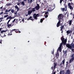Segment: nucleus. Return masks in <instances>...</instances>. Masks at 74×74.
Segmentation results:
<instances>
[{
  "instance_id": "48",
  "label": "nucleus",
  "mask_w": 74,
  "mask_h": 74,
  "mask_svg": "<svg viewBox=\"0 0 74 74\" xmlns=\"http://www.w3.org/2000/svg\"><path fill=\"white\" fill-rule=\"evenodd\" d=\"M42 5L43 6V5H44V3H42Z\"/></svg>"
},
{
  "instance_id": "6",
  "label": "nucleus",
  "mask_w": 74,
  "mask_h": 74,
  "mask_svg": "<svg viewBox=\"0 0 74 74\" xmlns=\"http://www.w3.org/2000/svg\"><path fill=\"white\" fill-rule=\"evenodd\" d=\"M61 40L62 41V42L64 44H66V42H67V39H65L64 40V38H61Z\"/></svg>"
},
{
  "instance_id": "11",
  "label": "nucleus",
  "mask_w": 74,
  "mask_h": 74,
  "mask_svg": "<svg viewBox=\"0 0 74 74\" xmlns=\"http://www.w3.org/2000/svg\"><path fill=\"white\" fill-rule=\"evenodd\" d=\"M66 33H67V36H69V34L70 33H72V29L70 31L69 30H68V31H67Z\"/></svg>"
},
{
  "instance_id": "55",
  "label": "nucleus",
  "mask_w": 74,
  "mask_h": 74,
  "mask_svg": "<svg viewBox=\"0 0 74 74\" xmlns=\"http://www.w3.org/2000/svg\"><path fill=\"white\" fill-rule=\"evenodd\" d=\"M32 18V16H30L29 18H30V19H32L31 18Z\"/></svg>"
},
{
  "instance_id": "53",
  "label": "nucleus",
  "mask_w": 74,
  "mask_h": 74,
  "mask_svg": "<svg viewBox=\"0 0 74 74\" xmlns=\"http://www.w3.org/2000/svg\"><path fill=\"white\" fill-rule=\"evenodd\" d=\"M30 3H32V1H33V0H30Z\"/></svg>"
},
{
  "instance_id": "3",
  "label": "nucleus",
  "mask_w": 74,
  "mask_h": 74,
  "mask_svg": "<svg viewBox=\"0 0 74 74\" xmlns=\"http://www.w3.org/2000/svg\"><path fill=\"white\" fill-rule=\"evenodd\" d=\"M70 45L69 44H67L66 45V47L69 48V49H71V48H74V43H72Z\"/></svg>"
},
{
  "instance_id": "38",
  "label": "nucleus",
  "mask_w": 74,
  "mask_h": 74,
  "mask_svg": "<svg viewBox=\"0 0 74 74\" xmlns=\"http://www.w3.org/2000/svg\"><path fill=\"white\" fill-rule=\"evenodd\" d=\"M10 5H11V3H9L7 4V6H8Z\"/></svg>"
},
{
  "instance_id": "15",
  "label": "nucleus",
  "mask_w": 74,
  "mask_h": 74,
  "mask_svg": "<svg viewBox=\"0 0 74 74\" xmlns=\"http://www.w3.org/2000/svg\"><path fill=\"white\" fill-rule=\"evenodd\" d=\"M74 59L71 58L69 60V63H72L73 61H74Z\"/></svg>"
},
{
  "instance_id": "39",
  "label": "nucleus",
  "mask_w": 74,
  "mask_h": 74,
  "mask_svg": "<svg viewBox=\"0 0 74 74\" xmlns=\"http://www.w3.org/2000/svg\"><path fill=\"white\" fill-rule=\"evenodd\" d=\"M0 44H2V40L1 39L0 40Z\"/></svg>"
},
{
  "instance_id": "56",
  "label": "nucleus",
  "mask_w": 74,
  "mask_h": 74,
  "mask_svg": "<svg viewBox=\"0 0 74 74\" xmlns=\"http://www.w3.org/2000/svg\"><path fill=\"white\" fill-rule=\"evenodd\" d=\"M7 32V31L5 30H4L3 32L5 33V32Z\"/></svg>"
},
{
  "instance_id": "62",
  "label": "nucleus",
  "mask_w": 74,
  "mask_h": 74,
  "mask_svg": "<svg viewBox=\"0 0 74 74\" xmlns=\"http://www.w3.org/2000/svg\"><path fill=\"white\" fill-rule=\"evenodd\" d=\"M24 1H27V0H24Z\"/></svg>"
},
{
  "instance_id": "5",
  "label": "nucleus",
  "mask_w": 74,
  "mask_h": 74,
  "mask_svg": "<svg viewBox=\"0 0 74 74\" xmlns=\"http://www.w3.org/2000/svg\"><path fill=\"white\" fill-rule=\"evenodd\" d=\"M14 31L16 33H21V32L19 30V29H12L11 31H10V33H11L12 32H13Z\"/></svg>"
},
{
  "instance_id": "14",
  "label": "nucleus",
  "mask_w": 74,
  "mask_h": 74,
  "mask_svg": "<svg viewBox=\"0 0 74 74\" xmlns=\"http://www.w3.org/2000/svg\"><path fill=\"white\" fill-rule=\"evenodd\" d=\"M73 22V20H70L69 21V26H70L71 25V24H72V22Z\"/></svg>"
},
{
  "instance_id": "51",
  "label": "nucleus",
  "mask_w": 74,
  "mask_h": 74,
  "mask_svg": "<svg viewBox=\"0 0 74 74\" xmlns=\"http://www.w3.org/2000/svg\"><path fill=\"white\" fill-rule=\"evenodd\" d=\"M51 69H52V70H53V67L52 66V67H51Z\"/></svg>"
},
{
  "instance_id": "12",
  "label": "nucleus",
  "mask_w": 74,
  "mask_h": 74,
  "mask_svg": "<svg viewBox=\"0 0 74 74\" xmlns=\"http://www.w3.org/2000/svg\"><path fill=\"white\" fill-rule=\"evenodd\" d=\"M20 3H21V5H23L24 6L25 5V3L24 2V1H23L22 2H20L19 3H17V4L18 5H19Z\"/></svg>"
},
{
  "instance_id": "4",
  "label": "nucleus",
  "mask_w": 74,
  "mask_h": 74,
  "mask_svg": "<svg viewBox=\"0 0 74 74\" xmlns=\"http://www.w3.org/2000/svg\"><path fill=\"white\" fill-rule=\"evenodd\" d=\"M40 16V15L38 14H33V17L34 18V19H35V20H37V19H38L37 18L38 17H39Z\"/></svg>"
},
{
  "instance_id": "60",
  "label": "nucleus",
  "mask_w": 74,
  "mask_h": 74,
  "mask_svg": "<svg viewBox=\"0 0 74 74\" xmlns=\"http://www.w3.org/2000/svg\"><path fill=\"white\" fill-rule=\"evenodd\" d=\"M1 29H2V28H0V31H1Z\"/></svg>"
},
{
  "instance_id": "18",
  "label": "nucleus",
  "mask_w": 74,
  "mask_h": 74,
  "mask_svg": "<svg viewBox=\"0 0 74 74\" xmlns=\"http://www.w3.org/2000/svg\"><path fill=\"white\" fill-rule=\"evenodd\" d=\"M63 53H64V55H66V56L67 54V50H66V51H64V50H63Z\"/></svg>"
},
{
  "instance_id": "64",
  "label": "nucleus",
  "mask_w": 74,
  "mask_h": 74,
  "mask_svg": "<svg viewBox=\"0 0 74 74\" xmlns=\"http://www.w3.org/2000/svg\"><path fill=\"white\" fill-rule=\"evenodd\" d=\"M53 74H55V72H54Z\"/></svg>"
},
{
  "instance_id": "49",
  "label": "nucleus",
  "mask_w": 74,
  "mask_h": 74,
  "mask_svg": "<svg viewBox=\"0 0 74 74\" xmlns=\"http://www.w3.org/2000/svg\"><path fill=\"white\" fill-rule=\"evenodd\" d=\"M4 18H0V20H1V19H3Z\"/></svg>"
},
{
  "instance_id": "29",
  "label": "nucleus",
  "mask_w": 74,
  "mask_h": 74,
  "mask_svg": "<svg viewBox=\"0 0 74 74\" xmlns=\"http://www.w3.org/2000/svg\"><path fill=\"white\" fill-rule=\"evenodd\" d=\"M11 12L12 13H14V10L12 9L11 10Z\"/></svg>"
},
{
  "instance_id": "32",
  "label": "nucleus",
  "mask_w": 74,
  "mask_h": 74,
  "mask_svg": "<svg viewBox=\"0 0 74 74\" xmlns=\"http://www.w3.org/2000/svg\"><path fill=\"white\" fill-rule=\"evenodd\" d=\"M18 19H16L15 21L16 23H18Z\"/></svg>"
},
{
  "instance_id": "7",
  "label": "nucleus",
  "mask_w": 74,
  "mask_h": 74,
  "mask_svg": "<svg viewBox=\"0 0 74 74\" xmlns=\"http://www.w3.org/2000/svg\"><path fill=\"white\" fill-rule=\"evenodd\" d=\"M72 4H73V3H69L68 4V6L69 7V8L70 10H73V7L71 6V5H72Z\"/></svg>"
},
{
  "instance_id": "8",
  "label": "nucleus",
  "mask_w": 74,
  "mask_h": 74,
  "mask_svg": "<svg viewBox=\"0 0 74 74\" xmlns=\"http://www.w3.org/2000/svg\"><path fill=\"white\" fill-rule=\"evenodd\" d=\"M37 6L35 7V8L36 9V10H38L40 9V5H39L38 4H37Z\"/></svg>"
},
{
  "instance_id": "42",
  "label": "nucleus",
  "mask_w": 74,
  "mask_h": 74,
  "mask_svg": "<svg viewBox=\"0 0 74 74\" xmlns=\"http://www.w3.org/2000/svg\"><path fill=\"white\" fill-rule=\"evenodd\" d=\"M64 0L65 3H66V2H67V0ZM62 1H64V0H62Z\"/></svg>"
},
{
  "instance_id": "1",
  "label": "nucleus",
  "mask_w": 74,
  "mask_h": 74,
  "mask_svg": "<svg viewBox=\"0 0 74 74\" xmlns=\"http://www.w3.org/2000/svg\"><path fill=\"white\" fill-rule=\"evenodd\" d=\"M59 19V21L57 24L56 26L57 27H59V26H61L60 27V29L61 30H63V29H64V25H63L62 23H61V22L63 21V15L62 14H60L58 16Z\"/></svg>"
},
{
  "instance_id": "37",
  "label": "nucleus",
  "mask_w": 74,
  "mask_h": 74,
  "mask_svg": "<svg viewBox=\"0 0 74 74\" xmlns=\"http://www.w3.org/2000/svg\"><path fill=\"white\" fill-rule=\"evenodd\" d=\"M45 14L46 15H47V14H48V12H46L45 13Z\"/></svg>"
},
{
  "instance_id": "47",
  "label": "nucleus",
  "mask_w": 74,
  "mask_h": 74,
  "mask_svg": "<svg viewBox=\"0 0 74 74\" xmlns=\"http://www.w3.org/2000/svg\"><path fill=\"white\" fill-rule=\"evenodd\" d=\"M22 21L23 22H25V21L24 20V18L22 20Z\"/></svg>"
},
{
  "instance_id": "61",
  "label": "nucleus",
  "mask_w": 74,
  "mask_h": 74,
  "mask_svg": "<svg viewBox=\"0 0 74 74\" xmlns=\"http://www.w3.org/2000/svg\"><path fill=\"white\" fill-rule=\"evenodd\" d=\"M0 8L1 9L3 8V7H1Z\"/></svg>"
},
{
  "instance_id": "63",
  "label": "nucleus",
  "mask_w": 74,
  "mask_h": 74,
  "mask_svg": "<svg viewBox=\"0 0 74 74\" xmlns=\"http://www.w3.org/2000/svg\"><path fill=\"white\" fill-rule=\"evenodd\" d=\"M3 21V20H1L0 21V22H1V21Z\"/></svg>"
},
{
  "instance_id": "31",
  "label": "nucleus",
  "mask_w": 74,
  "mask_h": 74,
  "mask_svg": "<svg viewBox=\"0 0 74 74\" xmlns=\"http://www.w3.org/2000/svg\"><path fill=\"white\" fill-rule=\"evenodd\" d=\"M63 44V43H62H62L60 44V47H62V44Z\"/></svg>"
},
{
  "instance_id": "52",
  "label": "nucleus",
  "mask_w": 74,
  "mask_h": 74,
  "mask_svg": "<svg viewBox=\"0 0 74 74\" xmlns=\"http://www.w3.org/2000/svg\"><path fill=\"white\" fill-rule=\"evenodd\" d=\"M25 16H28V15H29V14H25Z\"/></svg>"
},
{
  "instance_id": "33",
  "label": "nucleus",
  "mask_w": 74,
  "mask_h": 74,
  "mask_svg": "<svg viewBox=\"0 0 74 74\" xmlns=\"http://www.w3.org/2000/svg\"><path fill=\"white\" fill-rule=\"evenodd\" d=\"M3 32H4V30H2V31H1V34H3Z\"/></svg>"
},
{
  "instance_id": "40",
  "label": "nucleus",
  "mask_w": 74,
  "mask_h": 74,
  "mask_svg": "<svg viewBox=\"0 0 74 74\" xmlns=\"http://www.w3.org/2000/svg\"><path fill=\"white\" fill-rule=\"evenodd\" d=\"M27 1L28 3H30V0H27Z\"/></svg>"
},
{
  "instance_id": "20",
  "label": "nucleus",
  "mask_w": 74,
  "mask_h": 74,
  "mask_svg": "<svg viewBox=\"0 0 74 74\" xmlns=\"http://www.w3.org/2000/svg\"><path fill=\"white\" fill-rule=\"evenodd\" d=\"M57 64L55 63H54V70L55 69V68H56V65Z\"/></svg>"
},
{
  "instance_id": "21",
  "label": "nucleus",
  "mask_w": 74,
  "mask_h": 74,
  "mask_svg": "<svg viewBox=\"0 0 74 74\" xmlns=\"http://www.w3.org/2000/svg\"><path fill=\"white\" fill-rule=\"evenodd\" d=\"M67 5H65V8H64L65 11H67Z\"/></svg>"
},
{
  "instance_id": "45",
  "label": "nucleus",
  "mask_w": 74,
  "mask_h": 74,
  "mask_svg": "<svg viewBox=\"0 0 74 74\" xmlns=\"http://www.w3.org/2000/svg\"><path fill=\"white\" fill-rule=\"evenodd\" d=\"M70 14V15H72V16L73 15V16H74V14H73V13H71Z\"/></svg>"
},
{
  "instance_id": "17",
  "label": "nucleus",
  "mask_w": 74,
  "mask_h": 74,
  "mask_svg": "<svg viewBox=\"0 0 74 74\" xmlns=\"http://www.w3.org/2000/svg\"><path fill=\"white\" fill-rule=\"evenodd\" d=\"M35 9H36L35 8H32V10H31L32 12H35V11H36V10H35Z\"/></svg>"
},
{
  "instance_id": "43",
  "label": "nucleus",
  "mask_w": 74,
  "mask_h": 74,
  "mask_svg": "<svg viewBox=\"0 0 74 74\" xmlns=\"http://www.w3.org/2000/svg\"><path fill=\"white\" fill-rule=\"evenodd\" d=\"M63 0H60V4H62V2Z\"/></svg>"
},
{
  "instance_id": "2",
  "label": "nucleus",
  "mask_w": 74,
  "mask_h": 74,
  "mask_svg": "<svg viewBox=\"0 0 74 74\" xmlns=\"http://www.w3.org/2000/svg\"><path fill=\"white\" fill-rule=\"evenodd\" d=\"M64 70L60 71V74H64ZM71 73V71H70L69 69L67 70L65 74H70Z\"/></svg>"
},
{
  "instance_id": "34",
  "label": "nucleus",
  "mask_w": 74,
  "mask_h": 74,
  "mask_svg": "<svg viewBox=\"0 0 74 74\" xmlns=\"http://www.w3.org/2000/svg\"><path fill=\"white\" fill-rule=\"evenodd\" d=\"M10 21H11V20L10 19L9 20V21H8V22L7 23V25H8V23H9V22H10Z\"/></svg>"
},
{
  "instance_id": "24",
  "label": "nucleus",
  "mask_w": 74,
  "mask_h": 74,
  "mask_svg": "<svg viewBox=\"0 0 74 74\" xmlns=\"http://www.w3.org/2000/svg\"><path fill=\"white\" fill-rule=\"evenodd\" d=\"M51 9V8L50 7V8L49 9V11H52L53 10V9Z\"/></svg>"
},
{
  "instance_id": "22",
  "label": "nucleus",
  "mask_w": 74,
  "mask_h": 74,
  "mask_svg": "<svg viewBox=\"0 0 74 74\" xmlns=\"http://www.w3.org/2000/svg\"><path fill=\"white\" fill-rule=\"evenodd\" d=\"M56 57H57V59H58V56H59V53H57L56 54Z\"/></svg>"
},
{
  "instance_id": "58",
  "label": "nucleus",
  "mask_w": 74,
  "mask_h": 74,
  "mask_svg": "<svg viewBox=\"0 0 74 74\" xmlns=\"http://www.w3.org/2000/svg\"><path fill=\"white\" fill-rule=\"evenodd\" d=\"M11 11V9L9 10H8V12H10V11Z\"/></svg>"
},
{
  "instance_id": "26",
  "label": "nucleus",
  "mask_w": 74,
  "mask_h": 74,
  "mask_svg": "<svg viewBox=\"0 0 74 74\" xmlns=\"http://www.w3.org/2000/svg\"><path fill=\"white\" fill-rule=\"evenodd\" d=\"M7 26L8 27H10V26H11V24H7Z\"/></svg>"
},
{
  "instance_id": "59",
  "label": "nucleus",
  "mask_w": 74,
  "mask_h": 74,
  "mask_svg": "<svg viewBox=\"0 0 74 74\" xmlns=\"http://www.w3.org/2000/svg\"><path fill=\"white\" fill-rule=\"evenodd\" d=\"M69 16V14H67V16Z\"/></svg>"
},
{
  "instance_id": "25",
  "label": "nucleus",
  "mask_w": 74,
  "mask_h": 74,
  "mask_svg": "<svg viewBox=\"0 0 74 74\" xmlns=\"http://www.w3.org/2000/svg\"><path fill=\"white\" fill-rule=\"evenodd\" d=\"M58 49L60 52H61L62 51V47H60L58 48Z\"/></svg>"
},
{
  "instance_id": "16",
  "label": "nucleus",
  "mask_w": 74,
  "mask_h": 74,
  "mask_svg": "<svg viewBox=\"0 0 74 74\" xmlns=\"http://www.w3.org/2000/svg\"><path fill=\"white\" fill-rule=\"evenodd\" d=\"M32 13V12L31 10L28 11V15H30Z\"/></svg>"
},
{
  "instance_id": "19",
  "label": "nucleus",
  "mask_w": 74,
  "mask_h": 74,
  "mask_svg": "<svg viewBox=\"0 0 74 74\" xmlns=\"http://www.w3.org/2000/svg\"><path fill=\"white\" fill-rule=\"evenodd\" d=\"M44 19H45V18H44L41 19L40 20V22H41V23H42V22H43V20H44Z\"/></svg>"
},
{
  "instance_id": "27",
  "label": "nucleus",
  "mask_w": 74,
  "mask_h": 74,
  "mask_svg": "<svg viewBox=\"0 0 74 74\" xmlns=\"http://www.w3.org/2000/svg\"><path fill=\"white\" fill-rule=\"evenodd\" d=\"M27 21H29V20H32V21H33V19L32 18L30 19L29 18L27 19Z\"/></svg>"
},
{
  "instance_id": "54",
  "label": "nucleus",
  "mask_w": 74,
  "mask_h": 74,
  "mask_svg": "<svg viewBox=\"0 0 74 74\" xmlns=\"http://www.w3.org/2000/svg\"><path fill=\"white\" fill-rule=\"evenodd\" d=\"M8 12V11L7 10H6L5 12Z\"/></svg>"
},
{
  "instance_id": "46",
  "label": "nucleus",
  "mask_w": 74,
  "mask_h": 74,
  "mask_svg": "<svg viewBox=\"0 0 74 74\" xmlns=\"http://www.w3.org/2000/svg\"><path fill=\"white\" fill-rule=\"evenodd\" d=\"M71 51H72V52H74V49H72Z\"/></svg>"
},
{
  "instance_id": "10",
  "label": "nucleus",
  "mask_w": 74,
  "mask_h": 74,
  "mask_svg": "<svg viewBox=\"0 0 74 74\" xmlns=\"http://www.w3.org/2000/svg\"><path fill=\"white\" fill-rule=\"evenodd\" d=\"M14 18H15V16L12 17H11V16H10L7 17L6 20H8V19H10L11 20V19H14Z\"/></svg>"
},
{
  "instance_id": "57",
  "label": "nucleus",
  "mask_w": 74,
  "mask_h": 74,
  "mask_svg": "<svg viewBox=\"0 0 74 74\" xmlns=\"http://www.w3.org/2000/svg\"><path fill=\"white\" fill-rule=\"evenodd\" d=\"M8 14V13H4V14Z\"/></svg>"
},
{
  "instance_id": "13",
  "label": "nucleus",
  "mask_w": 74,
  "mask_h": 74,
  "mask_svg": "<svg viewBox=\"0 0 74 74\" xmlns=\"http://www.w3.org/2000/svg\"><path fill=\"white\" fill-rule=\"evenodd\" d=\"M62 63L61 62L60 64V66H62V64H64V63H65V59L63 60L62 61Z\"/></svg>"
},
{
  "instance_id": "36",
  "label": "nucleus",
  "mask_w": 74,
  "mask_h": 74,
  "mask_svg": "<svg viewBox=\"0 0 74 74\" xmlns=\"http://www.w3.org/2000/svg\"><path fill=\"white\" fill-rule=\"evenodd\" d=\"M48 15H45V17L46 18H48Z\"/></svg>"
},
{
  "instance_id": "50",
  "label": "nucleus",
  "mask_w": 74,
  "mask_h": 74,
  "mask_svg": "<svg viewBox=\"0 0 74 74\" xmlns=\"http://www.w3.org/2000/svg\"><path fill=\"white\" fill-rule=\"evenodd\" d=\"M4 13H3V12H2L0 13V15H1V14H3Z\"/></svg>"
},
{
  "instance_id": "44",
  "label": "nucleus",
  "mask_w": 74,
  "mask_h": 74,
  "mask_svg": "<svg viewBox=\"0 0 74 74\" xmlns=\"http://www.w3.org/2000/svg\"><path fill=\"white\" fill-rule=\"evenodd\" d=\"M60 31H62L61 33H63V29H62L61 30V29H60Z\"/></svg>"
},
{
  "instance_id": "30",
  "label": "nucleus",
  "mask_w": 74,
  "mask_h": 74,
  "mask_svg": "<svg viewBox=\"0 0 74 74\" xmlns=\"http://www.w3.org/2000/svg\"><path fill=\"white\" fill-rule=\"evenodd\" d=\"M61 10H62V11L63 12H64V11H65L64 10V8H61Z\"/></svg>"
},
{
  "instance_id": "23",
  "label": "nucleus",
  "mask_w": 74,
  "mask_h": 74,
  "mask_svg": "<svg viewBox=\"0 0 74 74\" xmlns=\"http://www.w3.org/2000/svg\"><path fill=\"white\" fill-rule=\"evenodd\" d=\"M72 58L74 59V53H73L71 55Z\"/></svg>"
},
{
  "instance_id": "41",
  "label": "nucleus",
  "mask_w": 74,
  "mask_h": 74,
  "mask_svg": "<svg viewBox=\"0 0 74 74\" xmlns=\"http://www.w3.org/2000/svg\"><path fill=\"white\" fill-rule=\"evenodd\" d=\"M15 20H16V19H14V20L12 21V23H14V22H15Z\"/></svg>"
},
{
  "instance_id": "35",
  "label": "nucleus",
  "mask_w": 74,
  "mask_h": 74,
  "mask_svg": "<svg viewBox=\"0 0 74 74\" xmlns=\"http://www.w3.org/2000/svg\"><path fill=\"white\" fill-rule=\"evenodd\" d=\"M8 15L7 14V15L4 16V18H7V17H8Z\"/></svg>"
},
{
  "instance_id": "28",
  "label": "nucleus",
  "mask_w": 74,
  "mask_h": 74,
  "mask_svg": "<svg viewBox=\"0 0 74 74\" xmlns=\"http://www.w3.org/2000/svg\"><path fill=\"white\" fill-rule=\"evenodd\" d=\"M55 51V49H53V51L52 52H51V53L52 54H53V53H54V52Z\"/></svg>"
},
{
  "instance_id": "9",
  "label": "nucleus",
  "mask_w": 74,
  "mask_h": 74,
  "mask_svg": "<svg viewBox=\"0 0 74 74\" xmlns=\"http://www.w3.org/2000/svg\"><path fill=\"white\" fill-rule=\"evenodd\" d=\"M15 8H16V9H17V11L15 13V15H16V13H17V11H19V8L18 6H17V5H16L15 6Z\"/></svg>"
}]
</instances>
